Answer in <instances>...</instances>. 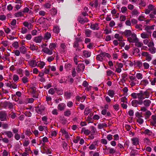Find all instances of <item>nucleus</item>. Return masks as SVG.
Segmentation results:
<instances>
[{
  "instance_id": "nucleus-1",
  "label": "nucleus",
  "mask_w": 156,
  "mask_h": 156,
  "mask_svg": "<svg viewBox=\"0 0 156 156\" xmlns=\"http://www.w3.org/2000/svg\"><path fill=\"white\" fill-rule=\"evenodd\" d=\"M57 44L56 43H51L50 44L48 48H44V53L49 55H51L53 54V51L57 46Z\"/></svg>"
},
{
  "instance_id": "nucleus-2",
  "label": "nucleus",
  "mask_w": 156,
  "mask_h": 156,
  "mask_svg": "<svg viewBox=\"0 0 156 156\" xmlns=\"http://www.w3.org/2000/svg\"><path fill=\"white\" fill-rule=\"evenodd\" d=\"M136 34L134 33L132 34L131 36L127 38V41L129 43H134L137 39Z\"/></svg>"
},
{
  "instance_id": "nucleus-3",
  "label": "nucleus",
  "mask_w": 156,
  "mask_h": 156,
  "mask_svg": "<svg viewBox=\"0 0 156 156\" xmlns=\"http://www.w3.org/2000/svg\"><path fill=\"white\" fill-rule=\"evenodd\" d=\"M123 64L121 63L117 62L115 67V72L118 73H120L122 71L121 68L123 67Z\"/></svg>"
},
{
  "instance_id": "nucleus-4",
  "label": "nucleus",
  "mask_w": 156,
  "mask_h": 156,
  "mask_svg": "<svg viewBox=\"0 0 156 156\" xmlns=\"http://www.w3.org/2000/svg\"><path fill=\"white\" fill-rule=\"evenodd\" d=\"M7 114L5 111L0 112V120L1 121L7 120Z\"/></svg>"
},
{
  "instance_id": "nucleus-5",
  "label": "nucleus",
  "mask_w": 156,
  "mask_h": 156,
  "mask_svg": "<svg viewBox=\"0 0 156 156\" xmlns=\"http://www.w3.org/2000/svg\"><path fill=\"white\" fill-rule=\"evenodd\" d=\"M37 59H31L28 61V65L31 68L35 67L37 66Z\"/></svg>"
},
{
  "instance_id": "nucleus-6",
  "label": "nucleus",
  "mask_w": 156,
  "mask_h": 156,
  "mask_svg": "<svg viewBox=\"0 0 156 156\" xmlns=\"http://www.w3.org/2000/svg\"><path fill=\"white\" fill-rule=\"evenodd\" d=\"M142 55L146 57L145 59L148 62L151 61L152 59L151 55L147 52H143L142 53Z\"/></svg>"
},
{
  "instance_id": "nucleus-7",
  "label": "nucleus",
  "mask_w": 156,
  "mask_h": 156,
  "mask_svg": "<svg viewBox=\"0 0 156 156\" xmlns=\"http://www.w3.org/2000/svg\"><path fill=\"white\" fill-rule=\"evenodd\" d=\"M143 104L142 101H138L136 100H133L131 102L132 105L134 107H137L138 105H141Z\"/></svg>"
},
{
  "instance_id": "nucleus-8",
  "label": "nucleus",
  "mask_w": 156,
  "mask_h": 156,
  "mask_svg": "<svg viewBox=\"0 0 156 156\" xmlns=\"http://www.w3.org/2000/svg\"><path fill=\"white\" fill-rule=\"evenodd\" d=\"M44 109L45 108L44 106L41 105L40 106H38V107L36 108V111L38 114H41L44 111Z\"/></svg>"
},
{
  "instance_id": "nucleus-9",
  "label": "nucleus",
  "mask_w": 156,
  "mask_h": 156,
  "mask_svg": "<svg viewBox=\"0 0 156 156\" xmlns=\"http://www.w3.org/2000/svg\"><path fill=\"white\" fill-rule=\"evenodd\" d=\"M85 68V66L84 64L81 63L78 65L76 69L78 72H81L84 70Z\"/></svg>"
},
{
  "instance_id": "nucleus-10",
  "label": "nucleus",
  "mask_w": 156,
  "mask_h": 156,
  "mask_svg": "<svg viewBox=\"0 0 156 156\" xmlns=\"http://www.w3.org/2000/svg\"><path fill=\"white\" fill-rule=\"evenodd\" d=\"M77 20L79 23L82 24H83L85 23H87L89 21L87 18H85L84 19L80 16L78 17Z\"/></svg>"
},
{
  "instance_id": "nucleus-11",
  "label": "nucleus",
  "mask_w": 156,
  "mask_h": 156,
  "mask_svg": "<svg viewBox=\"0 0 156 156\" xmlns=\"http://www.w3.org/2000/svg\"><path fill=\"white\" fill-rule=\"evenodd\" d=\"M133 34L130 30H126L124 32L122 33L123 35L125 36L127 38L130 37Z\"/></svg>"
},
{
  "instance_id": "nucleus-12",
  "label": "nucleus",
  "mask_w": 156,
  "mask_h": 156,
  "mask_svg": "<svg viewBox=\"0 0 156 156\" xmlns=\"http://www.w3.org/2000/svg\"><path fill=\"white\" fill-rule=\"evenodd\" d=\"M60 48L61 53H63L66 51L67 50V47L65 43H62L61 44Z\"/></svg>"
},
{
  "instance_id": "nucleus-13",
  "label": "nucleus",
  "mask_w": 156,
  "mask_h": 156,
  "mask_svg": "<svg viewBox=\"0 0 156 156\" xmlns=\"http://www.w3.org/2000/svg\"><path fill=\"white\" fill-rule=\"evenodd\" d=\"M90 28L93 30H98L99 29L98 23L91 24L90 26Z\"/></svg>"
},
{
  "instance_id": "nucleus-14",
  "label": "nucleus",
  "mask_w": 156,
  "mask_h": 156,
  "mask_svg": "<svg viewBox=\"0 0 156 156\" xmlns=\"http://www.w3.org/2000/svg\"><path fill=\"white\" fill-rule=\"evenodd\" d=\"M45 20H48L47 18L41 17L37 20V22L40 24H44L45 23Z\"/></svg>"
},
{
  "instance_id": "nucleus-15",
  "label": "nucleus",
  "mask_w": 156,
  "mask_h": 156,
  "mask_svg": "<svg viewBox=\"0 0 156 156\" xmlns=\"http://www.w3.org/2000/svg\"><path fill=\"white\" fill-rule=\"evenodd\" d=\"M66 107V105L64 103H61L58 105L57 108L59 110L62 111L64 110Z\"/></svg>"
},
{
  "instance_id": "nucleus-16",
  "label": "nucleus",
  "mask_w": 156,
  "mask_h": 156,
  "mask_svg": "<svg viewBox=\"0 0 156 156\" xmlns=\"http://www.w3.org/2000/svg\"><path fill=\"white\" fill-rule=\"evenodd\" d=\"M23 24L25 27H27L29 30L32 29L33 27V25L31 23H29L27 21L24 22Z\"/></svg>"
},
{
  "instance_id": "nucleus-17",
  "label": "nucleus",
  "mask_w": 156,
  "mask_h": 156,
  "mask_svg": "<svg viewBox=\"0 0 156 156\" xmlns=\"http://www.w3.org/2000/svg\"><path fill=\"white\" fill-rule=\"evenodd\" d=\"M143 103L144 106L148 108L150 105L151 103V101L150 100L146 99L143 101Z\"/></svg>"
},
{
  "instance_id": "nucleus-18",
  "label": "nucleus",
  "mask_w": 156,
  "mask_h": 156,
  "mask_svg": "<svg viewBox=\"0 0 156 156\" xmlns=\"http://www.w3.org/2000/svg\"><path fill=\"white\" fill-rule=\"evenodd\" d=\"M43 39V37L41 36L36 37H34V41L36 43H40Z\"/></svg>"
},
{
  "instance_id": "nucleus-19",
  "label": "nucleus",
  "mask_w": 156,
  "mask_h": 156,
  "mask_svg": "<svg viewBox=\"0 0 156 156\" xmlns=\"http://www.w3.org/2000/svg\"><path fill=\"white\" fill-rule=\"evenodd\" d=\"M62 135H64L66 139H68L69 137L68 133L64 129H61L60 130Z\"/></svg>"
},
{
  "instance_id": "nucleus-20",
  "label": "nucleus",
  "mask_w": 156,
  "mask_h": 156,
  "mask_svg": "<svg viewBox=\"0 0 156 156\" xmlns=\"http://www.w3.org/2000/svg\"><path fill=\"white\" fill-rule=\"evenodd\" d=\"M4 105L6 107H8L9 109H11L13 108V105L12 103L5 102H4Z\"/></svg>"
},
{
  "instance_id": "nucleus-21",
  "label": "nucleus",
  "mask_w": 156,
  "mask_h": 156,
  "mask_svg": "<svg viewBox=\"0 0 156 156\" xmlns=\"http://www.w3.org/2000/svg\"><path fill=\"white\" fill-rule=\"evenodd\" d=\"M139 154L138 151L135 149H132L130 153V156H135Z\"/></svg>"
},
{
  "instance_id": "nucleus-22",
  "label": "nucleus",
  "mask_w": 156,
  "mask_h": 156,
  "mask_svg": "<svg viewBox=\"0 0 156 156\" xmlns=\"http://www.w3.org/2000/svg\"><path fill=\"white\" fill-rule=\"evenodd\" d=\"M37 65V66L40 67L41 69H42L45 65V63L43 61H38Z\"/></svg>"
},
{
  "instance_id": "nucleus-23",
  "label": "nucleus",
  "mask_w": 156,
  "mask_h": 156,
  "mask_svg": "<svg viewBox=\"0 0 156 156\" xmlns=\"http://www.w3.org/2000/svg\"><path fill=\"white\" fill-rule=\"evenodd\" d=\"M89 5L92 7L94 6L97 8L98 5V0H95L94 1L90 2L89 3Z\"/></svg>"
},
{
  "instance_id": "nucleus-24",
  "label": "nucleus",
  "mask_w": 156,
  "mask_h": 156,
  "mask_svg": "<svg viewBox=\"0 0 156 156\" xmlns=\"http://www.w3.org/2000/svg\"><path fill=\"white\" fill-rule=\"evenodd\" d=\"M91 55V53L90 51H88L85 50L83 51V55L85 58H88L90 57Z\"/></svg>"
},
{
  "instance_id": "nucleus-25",
  "label": "nucleus",
  "mask_w": 156,
  "mask_h": 156,
  "mask_svg": "<svg viewBox=\"0 0 156 156\" xmlns=\"http://www.w3.org/2000/svg\"><path fill=\"white\" fill-rule=\"evenodd\" d=\"M83 133L86 135H88L90 133V131L88 129H86L85 128L83 127L82 128L81 133Z\"/></svg>"
},
{
  "instance_id": "nucleus-26",
  "label": "nucleus",
  "mask_w": 156,
  "mask_h": 156,
  "mask_svg": "<svg viewBox=\"0 0 156 156\" xmlns=\"http://www.w3.org/2000/svg\"><path fill=\"white\" fill-rule=\"evenodd\" d=\"M4 134L6 135V136L9 138H11L13 136V135L11 131H5L4 132Z\"/></svg>"
},
{
  "instance_id": "nucleus-27",
  "label": "nucleus",
  "mask_w": 156,
  "mask_h": 156,
  "mask_svg": "<svg viewBox=\"0 0 156 156\" xmlns=\"http://www.w3.org/2000/svg\"><path fill=\"white\" fill-rule=\"evenodd\" d=\"M137 98L139 100V101H142V100L145 99L144 96H143V92L140 91V93H137Z\"/></svg>"
},
{
  "instance_id": "nucleus-28",
  "label": "nucleus",
  "mask_w": 156,
  "mask_h": 156,
  "mask_svg": "<svg viewBox=\"0 0 156 156\" xmlns=\"http://www.w3.org/2000/svg\"><path fill=\"white\" fill-rule=\"evenodd\" d=\"M43 149L44 151V153L47 154H51L52 153L51 150L46 146L44 147Z\"/></svg>"
},
{
  "instance_id": "nucleus-29",
  "label": "nucleus",
  "mask_w": 156,
  "mask_h": 156,
  "mask_svg": "<svg viewBox=\"0 0 156 156\" xmlns=\"http://www.w3.org/2000/svg\"><path fill=\"white\" fill-rule=\"evenodd\" d=\"M131 140L133 145L136 146L139 144V139L137 138H133L131 139Z\"/></svg>"
},
{
  "instance_id": "nucleus-30",
  "label": "nucleus",
  "mask_w": 156,
  "mask_h": 156,
  "mask_svg": "<svg viewBox=\"0 0 156 156\" xmlns=\"http://www.w3.org/2000/svg\"><path fill=\"white\" fill-rule=\"evenodd\" d=\"M115 38L117 39L119 41H124L123 37L122 36H120L118 34H116L115 35Z\"/></svg>"
},
{
  "instance_id": "nucleus-31",
  "label": "nucleus",
  "mask_w": 156,
  "mask_h": 156,
  "mask_svg": "<svg viewBox=\"0 0 156 156\" xmlns=\"http://www.w3.org/2000/svg\"><path fill=\"white\" fill-rule=\"evenodd\" d=\"M115 38L117 39L119 41H124L123 37L122 36H120L118 34H116L115 35Z\"/></svg>"
},
{
  "instance_id": "nucleus-32",
  "label": "nucleus",
  "mask_w": 156,
  "mask_h": 156,
  "mask_svg": "<svg viewBox=\"0 0 156 156\" xmlns=\"http://www.w3.org/2000/svg\"><path fill=\"white\" fill-rule=\"evenodd\" d=\"M103 57H104V56L103 55V53H101L100 54L97 56L96 59L97 60L102 62Z\"/></svg>"
},
{
  "instance_id": "nucleus-33",
  "label": "nucleus",
  "mask_w": 156,
  "mask_h": 156,
  "mask_svg": "<svg viewBox=\"0 0 156 156\" xmlns=\"http://www.w3.org/2000/svg\"><path fill=\"white\" fill-rule=\"evenodd\" d=\"M38 129L39 131H43L44 130L45 132L46 131H48V129L47 127L46 126H38Z\"/></svg>"
},
{
  "instance_id": "nucleus-34",
  "label": "nucleus",
  "mask_w": 156,
  "mask_h": 156,
  "mask_svg": "<svg viewBox=\"0 0 156 156\" xmlns=\"http://www.w3.org/2000/svg\"><path fill=\"white\" fill-rule=\"evenodd\" d=\"M59 121L62 124L64 125L66 124L67 121L64 117L60 116L59 118Z\"/></svg>"
},
{
  "instance_id": "nucleus-35",
  "label": "nucleus",
  "mask_w": 156,
  "mask_h": 156,
  "mask_svg": "<svg viewBox=\"0 0 156 156\" xmlns=\"http://www.w3.org/2000/svg\"><path fill=\"white\" fill-rule=\"evenodd\" d=\"M60 29L58 26H55L53 27V31L54 33L58 34L60 31Z\"/></svg>"
},
{
  "instance_id": "nucleus-36",
  "label": "nucleus",
  "mask_w": 156,
  "mask_h": 156,
  "mask_svg": "<svg viewBox=\"0 0 156 156\" xmlns=\"http://www.w3.org/2000/svg\"><path fill=\"white\" fill-rule=\"evenodd\" d=\"M22 12L23 13H29L31 14L33 13L32 11L31 10H30L29 8L27 7L24 8Z\"/></svg>"
},
{
  "instance_id": "nucleus-37",
  "label": "nucleus",
  "mask_w": 156,
  "mask_h": 156,
  "mask_svg": "<svg viewBox=\"0 0 156 156\" xmlns=\"http://www.w3.org/2000/svg\"><path fill=\"white\" fill-rule=\"evenodd\" d=\"M143 133L149 136H151L153 134L152 132L148 129H145Z\"/></svg>"
},
{
  "instance_id": "nucleus-38",
  "label": "nucleus",
  "mask_w": 156,
  "mask_h": 156,
  "mask_svg": "<svg viewBox=\"0 0 156 156\" xmlns=\"http://www.w3.org/2000/svg\"><path fill=\"white\" fill-rule=\"evenodd\" d=\"M29 48L32 51H37L38 49V47L34 44H31L30 45Z\"/></svg>"
},
{
  "instance_id": "nucleus-39",
  "label": "nucleus",
  "mask_w": 156,
  "mask_h": 156,
  "mask_svg": "<svg viewBox=\"0 0 156 156\" xmlns=\"http://www.w3.org/2000/svg\"><path fill=\"white\" fill-rule=\"evenodd\" d=\"M154 25L152 26H147L145 28V30L149 33H150V32L149 31V30H154Z\"/></svg>"
},
{
  "instance_id": "nucleus-40",
  "label": "nucleus",
  "mask_w": 156,
  "mask_h": 156,
  "mask_svg": "<svg viewBox=\"0 0 156 156\" xmlns=\"http://www.w3.org/2000/svg\"><path fill=\"white\" fill-rule=\"evenodd\" d=\"M107 126V124L104 123L98 124V127L99 129H101L104 127H106Z\"/></svg>"
},
{
  "instance_id": "nucleus-41",
  "label": "nucleus",
  "mask_w": 156,
  "mask_h": 156,
  "mask_svg": "<svg viewBox=\"0 0 156 156\" xmlns=\"http://www.w3.org/2000/svg\"><path fill=\"white\" fill-rule=\"evenodd\" d=\"M20 52L23 54L26 53L27 51V49L24 46H22L20 47L19 48Z\"/></svg>"
},
{
  "instance_id": "nucleus-42",
  "label": "nucleus",
  "mask_w": 156,
  "mask_h": 156,
  "mask_svg": "<svg viewBox=\"0 0 156 156\" xmlns=\"http://www.w3.org/2000/svg\"><path fill=\"white\" fill-rule=\"evenodd\" d=\"M10 55L9 53L7 52H5L4 53V58L5 60L10 61V58L9 57Z\"/></svg>"
},
{
  "instance_id": "nucleus-43",
  "label": "nucleus",
  "mask_w": 156,
  "mask_h": 156,
  "mask_svg": "<svg viewBox=\"0 0 156 156\" xmlns=\"http://www.w3.org/2000/svg\"><path fill=\"white\" fill-rule=\"evenodd\" d=\"M134 43H135V45L138 48L141 47L143 45L142 43L139 42V40L138 39Z\"/></svg>"
},
{
  "instance_id": "nucleus-44",
  "label": "nucleus",
  "mask_w": 156,
  "mask_h": 156,
  "mask_svg": "<svg viewBox=\"0 0 156 156\" xmlns=\"http://www.w3.org/2000/svg\"><path fill=\"white\" fill-rule=\"evenodd\" d=\"M14 16L16 17H19L23 16L24 14L22 12L19 11L15 13L14 14Z\"/></svg>"
},
{
  "instance_id": "nucleus-45",
  "label": "nucleus",
  "mask_w": 156,
  "mask_h": 156,
  "mask_svg": "<svg viewBox=\"0 0 156 156\" xmlns=\"http://www.w3.org/2000/svg\"><path fill=\"white\" fill-rule=\"evenodd\" d=\"M92 31L88 29H87L85 30V34L87 37H90L91 35Z\"/></svg>"
},
{
  "instance_id": "nucleus-46",
  "label": "nucleus",
  "mask_w": 156,
  "mask_h": 156,
  "mask_svg": "<svg viewBox=\"0 0 156 156\" xmlns=\"http://www.w3.org/2000/svg\"><path fill=\"white\" fill-rule=\"evenodd\" d=\"M51 37V34L48 32H47L44 34V39L45 40H48L50 39Z\"/></svg>"
},
{
  "instance_id": "nucleus-47",
  "label": "nucleus",
  "mask_w": 156,
  "mask_h": 156,
  "mask_svg": "<svg viewBox=\"0 0 156 156\" xmlns=\"http://www.w3.org/2000/svg\"><path fill=\"white\" fill-rule=\"evenodd\" d=\"M108 94L109 96L113 98L114 96L115 93L113 90H110L108 91Z\"/></svg>"
},
{
  "instance_id": "nucleus-48",
  "label": "nucleus",
  "mask_w": 156,
  "mask_h": 156,
  "mask_svg": "<svg viewBox=\"0 0 156 156\" xmlns=\"http://www.w3.org/2000/svg\"><path fill=\"white\" fill-rule=\"evenodd\" d=\"M141 37L143 39L148 38L149 37V35L145 32H143L141 34Z\"/></svg>"
},
{
  "instance_id": "nucleus-49",
  "label": "nucleus",
  "mask_w": 156,
  "mask_h": 156,
  "mask_svg": "<svg viewBox=\"0 0 156 156\" xmlns=\"http://www.w3.org/2000/svg\"><path fill=\"white\" fill-rule=\"evenodd\" d=\"M135 65H136V66L138 67L139 68H141L143 66L142 62L140 61H137L135 62Z\"/></svg>"
},
{
  "instance_id": "nucleus-50",
  "label": "nucleus",
  "mask_w": 156,
  "mask_h": 156,
  "mask_svg": "<svg viewBox=\"0 0 156 156\" xmlns=\"http://www.w3.org/2000/svg\"><path fill=\"white\" fill-rule=\"evenodd\" d=\"M55 57V55H53L52 56L48 57L47 58V61L49 62H51L54 59Z\"/></svg>"
},
{
  "instance_id": "nucleus-51",
  "label": "nucleus",
  "mask_w": 156,
  "mask_h": 156,
  "mask_svg": "<svg viewBox=\"0 0 156 156\" xmlns=\"http://www.w3.org/2000/svg\"><path fill=\"white\" fill-rule=\"evenodd\" d=\"M151 115V113L150 111H147L145 114L146 119H147L149 118Z\"/></svg>"
},
{
  "instance_id": "nucleus-52",
  "label": "nucleus",
  "mask_w": 156,
  "mask_h": 156,
  "mask_svg": "<svg viewBox=\"0 0 156 156\" xmlns=\"http://www.w3.org/2000/svg\"><path fill=\"white\" fill-rule=\"evenodd\" d=\"M71 114V112L69 109H67L66 111L64 113V115L67 117L69 116Z\"/></svg>"
},
{
  "instance_id": "nucleus-53",
  "label": "nucleus",
  "mask_w": 156,
  "mask_h": 156,
  "mask_svg": "<svg viewBox=\"0 0 156 156\" xmlns=\"http://www.w3.org/2000/svg\"><path fill=\"white\" fill-rule=\"evenodd\" d=\"M29 90L32 94H34L36 92V88L34 87H31L30 88Z\"/></svg>"
},
{
  "instance_id": "nucleus-54",
  "label": "nucleus",
  "mask_w": 156,
  "mask_h": 156,
  "mask_svg": "<svg viewBox=\"0 0 156 156\" xmlns=\"http://www.w3.org/2000/svg\"><path fill=\"white\" fill-rule=\"evenodd\" d=\"M34 101L33 98H27L25 100V103L27 104L28 103H32Z\"/></svg>"
},
{
  "instance_id": "nucleus-55",
  "label": "nucleus",
  "mask_w": 156,
  "mask_h": 156,
  "mask_svg": "<svg viewBox=\"0 0 156 156\" xmlns=\"http://www.w3.org/2000/svg\"><path fill=\"white\" fill-rule=\"evenodd\" d=\"M140 13L138 12V10L136 9H133L131 12V14L132 16H137Z\"/></svg>"
},
{
  "instance_id": "nucleus-56",
  "label": "nucleus",
  "mask_w": 156,
  "mask_h": 156,
  "mask_svg": "<svg viewBox=\"0 0 156 156\" xmlns=\"http://www.w3.org/2000/svg\"><path fill=\"white\" fill-rule=\"evenodd\" d=\"M50 66H49L45 68L44 72V73L45 74H48L50 72Z\"/></svg>"
},
{
  "instance_id": "nucleus-57",
  "label": "nucleus",
  "mask_w": 156,
  "mask_h": 156,
  "mask_svg": "<svg viewBox=\"0 0 156 156\" xmlns=\"http://www.w3.org/2000/svg\"><path fill=\"white\" fill-rule=\"evenodd\" d=\"M64 95L67 98L69 99L70 98L72 94L70 92H66L65 93Z\"/></svg>"
},
{
  "instance_id": "nucleus-58",
  "label": "nucleus",
  "mask_w": 156,
  "mask_h": 156,
  "mask_svg": "<svg viewBox=\"0 0 156 156\" xmlns=\"http://www.w3.org/2000/svg\"><path fill=\"white\" fill-rule=\"evenodd\" d=\"M141 83L142 85L146 86L148 84L149 82L147 80H144L141 81Z\"/></svg>"
},
{
  "instance_id": "nucleus-59",
  "label": "nucleus",
  "mask_w": 156,
  "mask_h": 156,
  "mask_svg": "<svg viewBox=\"0 0 156 156\" xmlns=\"http://www.w3.org/2000/svg\"><path fill=\"white\" fill-rule=\"evenodd\" d=\"M144 142L147 144V145H150L151 143L150 141V140L148 138H145L144 139Z\"/></svg>"
},
{
  "instance_id": "nucleus-60",
  "label": "nucleus",
  "mask_w": 156,
  "mask_h": 156,
  "mask_svg": "<svg viewBox=\"0 0 156 156\" xmlns=\"http://www.w3.org/2000/svg\"><path fill=\"white\" fill-rule=\"evenodd\" d=\"M121 101V102H123V103H127V98L125 97H122L120 99Z\"/></svg>"
},
{
  "instance_id": "nucleus-61",
  "label": "nucleus",
  "mask_w": 156,
  "mask_h": 156,
  "mask_svg": "<svg viewBox=\"0 0 156 156\" xmlns=\"http://www.w3.org/2000/svg\"><path fill=\"white\" fill-rule=\"evenodd\" d=\"M143 96H144L145 98H148L149 97V93L147 91H145L144 93L143 92Z\"/></svg>"
},
{
  "instance_id": "nucleus-62",
  "label": "nucleus",
  "mask_w": 156,
  "mask_h": 156,
  "mask_svg": "<svg viewBox=\"0 0 156 156\" xmlns=\"http://www.w3.org/2000/svg\"><path fill=\"white\" fill-rule=\"evenodd\" d=\"M48 117L47 116H45L43 117L42 118V120L44 122V123L45 124H47L48 122L47 121Z\"/></svg>"
},
{
  "instance_id": "nucleus-63",
  "label": "nucleus",
  "mask_w": 156,
  "mask_h": 156,
  "mask_svg": "<svg viewBox=\"0 0 156 156\" xmlns=\"http://www.w3.org/2000/svg\"><path fill=\"white\" fill-rule=\"evenodd\" d=\"M148 9L151 11H154V10L155 9L154 6L152 4H149L148 6Z\"/></svg>"
},
{
  "instance_id": "nucleus-64",
  "label": "nucleus",
  "mask_w": 156,
  "mask_h": 156,
  "mask_svg": "<svg viewBox=\"0 0 156 156\" xmlns=\"http://www.w3.org/2000/svg\"><path fill=\"white\" fill-rule=\"evenodd\" d=\"M139 1L140 2L139 3V5L143 7H145L146 6V4L144 0H139Z\"/></svg>"
}]
</instances>
